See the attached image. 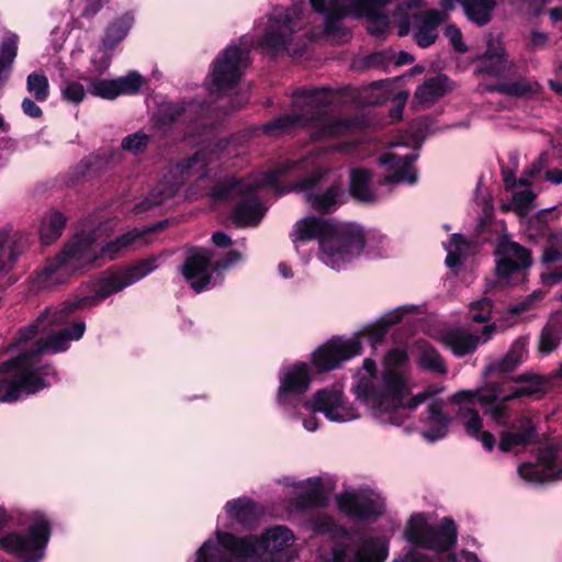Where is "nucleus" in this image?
Returning <instances> with one entry per match:
<instances>
[{"label":"nucleus","instance_id":"f257e3e1","mask_svg":"<svg viewBox=\"0 0 562 562\" xmlns=\"http://www.w3.org/2000/svg\"><path fill=\"white\" fill-rule=\"evenodd\" d=\"M357 401L362 403L372 417L381 425L398 426L405 420V412L414 411L429 402L422 423L423 437L434 442L448 434L451 418L443 413V404L435 398L442 389L429 386L423 392L407 397L412 392V382L407 369V353L402 349L389 351L383 369L376 373L375 361L367 358L355 374L351 387Z\"/></svg>","mask_w":562,"mask_h":562},{"label":"nucleus","instance_id":"f03ea898","mask_svg":"<svg viewBox=\"0 0 562 562\" xmlns=\"http://www.w3.org/2000/svg\"><path fill=\"white\" fill-rule=\"evenodd\" d=\"M114 227L110 221L92 231L76 234L32 272L30 289L42 292L67 285L99 259L114 260L132 246L148 245L150 240L147 236L156 231V226L134 228L108 241Z\"/></svg>","mask_w":562,"mask_h":562},{"label":"nucleus","instance_id":"7ed1b4c3","mask_svg":"<svg viewBox=\"0 0 562 562\" xmlns=\"http://www.w3.org/2000/svg\"><path fill=\"white\" fill-rule=\"evenodd\" d=\"M294 540V533L285 526L269 528L261 538L217 530L196 550L192 562H259L263 555L272 562H291L295 559L291 550Z\"/></svg>","mask_w":562,"mask_h":562},{"label":"nucleus","instance_id":"20e7f679","mask_svg":"<svg viewBox=\"0 0 562 562\" xmlns=\"http://www.w3.org/2000/svg\"><path fill=\"white\" fill-rule=\"evenodd\" d=\"M299 252L305 244L317 240L318 259L333 270H345L360 256L366 246L362 228L355 223L306 216L299 220L291 234Z\"/></svg>","mask_w":562,"mask_h":562},{"label":"nucleus","instance_id":"39448f33","mask_svg":"<svg viewBox=\"0 0 562 562\" xmlns=\"http://www.w3.org/2000/svg\"><path fill=\"white\" fill-rule=\"evenodd\" d=\"M331 102L333 95L325 89L295 92L293 106L297 113L280 116L265 124L262 131L269 136H279L295 127H308L315 140L355 134L360 124L349 119L330 115L327 106Z\"/></svg>","mask_w":562,"mask_h":562},{"label":"nucleus","instance_id":"423d86ee","mask_svg":"<svg viewBox=\"0 0 562 562\" xmlns=\"http://www.w3.org/2000/svg\"><path fill=\"white\" fill-rule=\"evenodd\" d=\"M158 257L153 256L143 259L135 265L122 270L108 271L94 283L89 294L76 295L56 307L46 308L37 318L36 323L21 333L20 339H27V333L35 328L46 329L50 325H63L67 323L68 315L77 310H88L100 304L111 295L138 282L150 272L157 269Z\"/></svg>","mask_w":562,"mask_h":562},{"label":"nucleus","instance_id":"0eeeda50","mask_svg":"<svg viewBox=\"0 0 562 562\" xmlns=\"http://www.w3.org/2000/svg\"><path fill=\"white\" fill-rule=\"evenodd\" d=\"M313 529L324 538L317 550L323 562H385L389 557V536L366 533L352 540L349 531L328 516H318Z\"/></svg>","mask_w":562,"mask_h":562},{"label":"nucleus","instance_id":"6e6552de","mask_svg":"<svg viewBox=\"0 0 562 562\" xmlns=\"http://www.w3.org/2000/svg\"><path fill=\"white\" fill-rule=\"evenodd\" d=\"M222 146L216 144L207 146L190 158L183 159L173 166L159 181L153 192L143 201L137 209L145 210L154 205H160L176 195L180 187L187 181L194 180L198 190L190 189L189 195H204L209 193L211 186V164L220 158Z\"/></svg>","mask_w":562,"mask_h":562},{"label":"nucleus","instance_id":"1a4fd4ad","mask_svg":"<svg viewBox=\"0 0 562 562\" xmlns=\"http://www.w3.org/2000/svg\"><path fill=\"white\" fill-rule=\"evenodd\" d=\"M321 153L322 150H313L297 159H285L274 169L256 173L247 180H229L220 183L210 194L214 201L225 200L251 192L262 186L274 184L285 177H300L303 173L311 172L306 178L302 179L300 183L301 187H307L318 181L322 176L316 161Z\"/></svg>","mask_w":562,"mask_h":562},{"label":"nucleus","instance_id":"9d476101","mask_svg":"<svg viewBox=\"0 0 562 562\" xmlns=\"http://www.w3.org/2000/svg\"><path fill=\"white\" fill-rule=\"evenodd\" d=\"M9 510L21 512L23 522L10 520L8 527H26V532L11 530L0 531V551L23 559L26 562H35L43 557V550L49 541L50 525L46 515L40 509L25 507H11Z\"/></svg>","mask_w":562,"mask_h":562},{"label":"nucleus","instance_id":"9b49d317","mask_svg":"<svg viewBox=\"0 0 562 562\" xmlns=\"http://www.w3.org/2000/svg\"><path fill=\"white\" fill-rule=\"evenodd\" d=\"M2 364L8 366L0 369V374H11L0 379V403L18 402L57 381V372L36 357L19 355L15 359L0 363Z\"/></svg>","mask_w":562,"mask_h":562},{"label":"nucleus","instance_id":"f8f14e48","mask_svg":"<svg viewBox=\"0 0 562 562\" xmlns=\"http://www.w3.org/2000/svg\"><path fill=\"white\" fill-rule=\"evenodd\" d=\"M302 25L301 12L296 5L274 9L262 22L258 45L271 54H297L302 49L299 41Z\"/></svg>","mask_w":562,"mask_h":562},{"label":"nucleus","instance_id":"ddd939ff","mask_svg":"<svg viewBox=\"0 0 562 562\" xmlns=\"http://www.w3.org/2000/svg\"><path fill=\"white\" fill-rule=\"evenodd\" d=\"M424 138L422 134H415L409 142H397L391 145L389 151L378 159L383 177L380 179V187L390 189L395 184L414 186L418 181V170L414 162L418 158V146Z\"/></svg>","mask_w":562,"mask_h":562},{"label":"nucleus","instance_id":"4468645a","mask_svg":"<svg viewBox=\"0 0 562 562\" xmlns=\"http://www.w3.org/2000/svg\"><path fill=\"white\" fill-rule=\"evenodd\" d=\"M457 526L451 519H442L435 526L424 513H413L403 529V538L416 546L437 553L450 550L457 542Z\"/></svg>","mask_w":562,"mask_h":562},{"label":"nucleus","instance_id":"2eb2a0df","mask_svg":"<svg viewBox=\"0 0 562 562\" xmlns=\"http://www.w3.org/2000/svg\"><path fill=\"white\" fill-rule=\"evenodd\" d=\"M68 321L69 318L67 319L66 325L68 324ZM35 323L36 321L34 322V324ZM33 323L19 330L14 346L18 349L22 350V352L20 353L21 356L34 358L36 357L42 363L49 366L55 372L56 370L47 361L43 360L42 356L48 353H59L68 350L70 344L72 341H78L79 339H81L86 331V323L83 321H78L72 323L70 326H66L60 328L59 330L53 331L45 339L40 338L35 342L30 344L31 340L36 337V335L44 334L52 329L53 327H58L59 325H50L46 329L35 328L33 333L29 331L26 334L27 339L22 341L20 339L21 333L31 327ZM61 326H65V324H63Z\"/></svg>","mask_w":562,"mask_h":562},{"label":"nucleus","instance_id":"dca6fc26","mask_svg":"<svg viewBox=\"0 0 562 562\" xmlns=\"http://www.w3.org/2000/svg\"><path fill=\"white\" fill-rule=\"evenodd\" d=\"M490 383L476 390H463L454 393L450 400L459 406L457 417L464 427L465 432L479 440L485 450L493 451L496 445L494 435L483 429V420L474 409L476 404H491L494 400Z\"/></svg>","mask_w":562,"mask_h":562},{"label":"nucleus","instance_id":"f3484780","mask_svg":"<svg viewBox=\"0 0 562 562\" xmlns=\"http://www.w3.org/2000/svg\"><path fill=\"white\" fill-rule=\"evenodd\" d=\"M313 380L314 371L305 361H295L280 370L276 402L288 417L296 418V409L303 405V397Z\"/></svg>","mask_w":562,"mask_h":562},{"label":"nucleus","instance_id":"a211bd4d","mask_svg":"<svg viewBox=\"0 0 562 562\" xmlns=\"http://www.w3.org/2000/svg\"><path fill=\"white\" fill-rule=\"evenodd\" d=\"M391 0H310L316 12L324 14L325 33L335 40H345L347 32L342 21L347 16L362 18Z\"/></svg>","mask_w":562,"mask_h":562},{"label":"nucleus","instance_id":"6ab92c4d","mask_svg":"<svg viewBox=\"0 0 562 562\" xmlns=\"http://www.w3.org/2000/svg\"><path fill=\"white\" fill-rule=\"evenodd\" d=\"M305 409L322 413L329 422L349 423L361 417L355 403H350L339 387H324L316 391L303 403Z\"/></svg>","mask_w":562,"mask_h":562},{"label":"nucleus","instance_id":"aec40b11","mask_svg":"<svg viewBox=\"0 0 562 562\" xmlns=\"http://www.w3.org/2000/svg\"><path fill=\"white\" fill-rule=\"evenodd\" d=\"M361 352L362 342L359 337H334L313 350L310 364L314 373L322 374L340 368Z\"/></svg>","mask_w":562,"mask_h":562},{"label":"nucleus","instance_id":"412c9836","mask_svg":"<svg viewBox=\"0 0 562 562\" xmlns=\"http://www.w3.org/2000/svg\"><path fill=\"white\" fill-rule=\"evenodd\" d=\"M338 509L358 520H373L386 510L385 498L373 488H349L336 496Z\"/></svg>","mask_w":562,"mask_h":562},{"label":"nucleus","instance_id":"4be33fe9","mask_svg":"<svg viewBox=\"0 0 562 562\" xmlns=\"http://www.w3.org/2000/svg\"><path fill=\"white\" fill-rule=\"evenodd\" d=\"M249 64L247 47L228 46L213 63L210 75L211 91L220 93L233 88L240 80Z\"/></svg>","mask_w":562,"mask_h":562},{"label":"nucleus","instance_id":"5701e85b","mask_svg":"<svg viewBox=\"0 0 562 562\" xmlns=\"http://www.w3.org/2000/svg\"><path fill=\"white\" fill-rule=\"evenodd\" d=\"M441 5L443 4L441 3ZM442 8V11L430 9L404 16H401L403 9H400L396 12L398 35L405 36L413 32L414 38L420 47L426 48L432 45L438 37V26L448 18L446 12L448 9Z\"/></svg>","mask_w":562,"mask_h":562},{"label":"nucleus","instance_id":"b1692460","mask_svg":"<svg viewBox=\"0 0 562 562\" xmlns=\"http://www.w3.org/2000/svg\"><path fill=\"white\" fill-rule=\"evenodd\" d=\"M518 475L528 483L562 481V443L544 447L538 463H524L517 469Z\"/></svg>","mask_w":562,"mask_h":562},{"label":"nucleus","instance_id":"393cba45","mask_svg":"<svg viewBox=\"0 0 562 562\" xmlns=\"http://www.w3.org/2000/svg\"><path fill=\"white\" fill-rule=\"evenodd\" d=\"M493 324L485 325L481 330L470 327H450L442 330L437 340L449 348L457 357H463L475 351L480 344L488 341L495 331Z\"/></svg>","mask_w":562,"mask_h":562},{"label":"nucleus","instance_id":"a878e982","mask_svg":"<svg viewBox=\"0 0 562 562\" xmlns=\"http://www.w3.org/2000/svg\"><path fill=\"white\" fill-rule=\"evenodd\" d=\"M212 252L207 249L194 248L188 251L181 267V272L191 288L200 293L214 286L217 281L213 278L216 273L211 263Z\"/></svg>","mask_w":562,"mask_h":562},{"label":"nucleus","instance_id":"bb28decb","mask_svg":"<svg viewBox=\"0 0 562 562\" xmlns=\"http://www.w3.org/2000/svg\"><path fill=\"white\" fill-rule=\"evenodd\" d=\"M260 509L249 497H238L226 502L223 513L217 517V530L229 532L227 529L241 527L252 529L257 526Z\"/></svg>","mask_w":562,"mask_h":562},{"label":"nucleus","instance_id":"cd10ccee","mask_svg":"<svg viewBox=\"0 0 562 562\" xmlns=\"http://www.w3.org/2000/svg\"><path fill=\"white\" fill-rule=\"evenodd\" d=\"M496 256V274L501 282L508 283L517 271L530 266L529 251L506 236L498 239Z\"/></svg>","mask_w":562,"mask_h":562},{"label":"nucleus","instance_id":"c85d7f7f","mask_svg":"<svg viewBox=\"0 0 562 562\" xmlns=\"http://www.w3.org/2000/svg\"><path fill=\"white\" fill-rule=\"evenodd\" d=\"M286 486L291 488L289 495L296 509L321 507L327 503L329 482L322 476H312L302 481L289 480Z\"/></svg>","mask_w":562,"mask_h":562},{"label":"nucleus","instance_id":"c756f323","mask_svg":"<svg viewBox=\"0 0 562 562\" xmlns=\"http://www.w3.org/2000/svg\"><path fill=\"white\" fill-rule=\"evenodd\" d=\"M490 385L494 391V397L508 402L542 393L546 389V381L537 374H520L516 378L504 379L501 382H490Z\"/></svg>","mask_w":562,"mask_h":562},{"label":"nucleus","instance_id":"7c9ffc66","mask_svg":"<svg viewBox=\"0 0 562 562\" xmlns=\"http://www.w3.org/2000/svg\"><path fill=\"white\" fill-rule=\"evenodd\" d=\"M536 439L537 429L532 420L528 417H520L513 422L507 429L501 431L498 449L502 452H510L516 448L535 442Z\"/></svg>","mask_w":562,"mask_h":562},{"label":"nucleus","instance_id":"2f4dec72","mask_svg":"<svg viewBox=\"0 0 562 562\" xmlns=\"http://www.w3.org/2000/svg\"><path fill=\"white\" fill-rule=\"evenodd\" d=\"M349 190L355 199L364 203L378 202L390 194V189L384 190V187H380V180L378 186H374L373 175L366 168L351 169Z\"/></svg>","mask_w":562,"mask_h":562},{"label":"nucleus","instance_id":"473e14b6","mask_svg":"<svg viewBox=\"0 0 562 562\" xmlns=\"http://www.w3.org/2000/svg\"><path fill=\"white\" fill-rule=\"evenodd\" d=\"M505 188L508 191H513L512 203L502 205V209L515 210L519 215H526L533 209V201L536 199V193L531 189V183L529 180L520 178H509L506 177L504 179Z\"/></svg>","mask_w":562,"mask_h":562},{"label":"nucleus","instance_id":"72a5a7b5","mask_svg":"<svg viewBox=\"0 0 562 562\" xmlns=\"http://www.w3.org/2000/svg\"><path fill=\"white\" fill-rule=\"evenodd\" d=\"M450 90L445 76H436L425 80L415 91V101L422 108H428Z\"/></svg>","mask_w":562,"mask_h":562},{"label":"nucleus","instance_id":"f704fd0d","mask_svg":"<svg viewBox=\"0 0 562 562\" xmlns=\"http://www.w3.org/2000/svg\"><path fill=\"white\" fill-rule=\"evenodd\" d=\"M561 341L562 313H557L550 317L540 333L538 340V351L542 356H548L558 349Z\"/></svg>","mask_w":562,"mask_h":562},{"label":"nucleus","instance_id":"c9c22d12","mask_svg":"<svg viewBox=\"0 0 562 562\" xmlns=\"http://www.w3.org/2000/svg\"><path fill=\"white\" fill-rule=\"evenodd\" d=\"M527 356L528 339L519 337L513 342L510 349L502 360L487 368V372L508 373L522 363L527 359Z\"/></svg>","mask_w":562,"mask_h":562},{"label":"nucleus","instance_id":"e433bc0d","mask_svg":"<svg viewBox=\"0 0 562 562\" xmlns=\"http://www.w3.org/2000/svg\"><path fill=\"white\" fill-rule=\"evenodd\" d=\"M134 23V15L126 12L106 26L101 43L104 49H114L128 34Z\"/></svg>","mask_w":562,"mask_h":562},{"label":"nucleus","instance_id":"4c0bfd02","mask_svg":"<svg viewBox=\"0 0 562 562\" xmlns=\"http://www.w3.org/2000/svg\"><path fill=\"white\" fill-rule=\"evenodd\" d=\"M266 213V207L255 196L243 200L233 213V220L240 226L257 225Z\"/></svg>","mask_w":562,"mask_h":562},{"label":"nucleus","instance_id":"58836bf2","mask_svg":"<svg viewBox=\"0 0 562 562\" xmlns=\"http://www.w3.org/2000/svg\"><path fill=\"white\" fill-rule=\"evenodd\" d=\"M67 218L61 212L57 210L47 211L43 215L40 225V238L42 244L50 245L57 240L63 234Z\"/></svg>","mask_w":562,"mask_h":562},{"label":"nucleus","instance_id":"ea45409f","mask_svg":"<svg viewBox=\"0 0 562 562\" xmlns=\"http://www.w3.org/2000/svg\"><path fill=\"white\" fill-rule=\"evenodd\" d=\"M194 113H196V105L193 103L184 106L182 103L164 102L155 113V121L156 124L162 127L170 125L180 117L191 120Z\"/></svg>","mask_w":562,"mask_h":562},{"label":"nucleus","instance_id":"a19ab883","mask_svg":"<svg viewBox=\"0 0 562 562\" xmlns=\"http://www.w3.org/2000/svg\"><path fill=\"white\" fill-rule=\"evenodd\" d=\"M475 246L460 234H453L449 241L445 244L447 251L446 265L450 269H458L462 260L474 251Z\"/></svg>","mask_w":562,"mask_h":562},{"label":"nucleus","instance_id":"79ce46f5","mask_svg":"<svg viewBox=\"0 0 562 562\" xmlns=\"http://www.w3.org/2000/svg\"><path fill=\"white\" fill-rule=\"evenodd\" d=\"M341 195V188L335 184L324 192H308L306 199L313 209L328 212L338 205Z\"/></svg>","mask_w":562,"mask_h":562},{"label":"nucleus","instance_id":"37998d69","mask_svg":"<svg viewBox=\"0 0 562 562\" xmlns=\"http://www.w3.org/2000/svg\"><path fill=\"white\" fill-rule=\"evenodd\" d=\"M418 364L424 369L435 373L445 374L447 367L438 351L426 342L417 344Z\"/></svg>","mask_w":562,"mask_h":562},{"label":"nucleus","instance_id":"c03bdc74","mask_svg":"<svg viewBox=\"0 0 562 562\" xmlns=\"http://www.w3.org/2000/svg\"><path fill=\"white\" fill-rule=\"evenodd\" d=\"M483 63L485 66L481 68V71L493 76H498L504 72L507 68L504 48L501 45L494 46L493 44H490L484 54Z\"/></svg>","mask_w":562,"mask_h":562},{"label":"nucleus","instance_id":"a18cd8bd","mask_svg":"<svg viewBox=\"0 0 562 562\" xmlns=\"http://www.w3.org/2000/svg\"><path fill=\"white\" fill-rule=\"evenodd\" d=\"M19 256L14 238L5 231H0V272L12 268Z\"/></svg>","mask_w":562,"mask_h":562},{"label":"nucleus","instance_id":"49530a36","mask_svg":"<svg viewBox=\"0 0 562 562\" xmlns=\"http://www.w3.org/2000/svg\"><path fill=\"white\" fill-rule=\"evenodd\" d=\"M499 90L514 97H529L538 94L541 91V86L538 81L519 78L503 85Z\"/></svg>","mask_w":562,"mask_h":562},{"label":"nucleus","instance_id":"de8ad7c7","mask_svg":"<svg viewBox=\"0 0 562 562\" xmlns=\"http://www.w3.org/2000/svg\"><path fill=\"white\" fill-rule=\"evenodd\" d=\"M114 82L117 97L132 95L140 90L145 83V79L137 71H130L125 76L114 78Z\"/></svg>","mask_w":562,"mask_h":562},{"label":"nucleus","instance_id":"09e8293b","mask_svg":"<svg viewBox=\"0 0 562 562\" xmlns=\"http://www.w3.org/2000/svg\"><path fill=\"white\" fill-rule=\"evenodd\" d=\"M26 90L37 102H44L49 95V82L44 74L32 72L26 78Z\"/></svg>","mask_w":562,"mask_h":562},{"label":"nucleus","instance_id":"8fccbe9b","mask_svg":"<svg viewBox=\"0 0 562 562\" xmlns=\"http://www.w3.org/2000/svg\"><path fill=\"white\" fill-rule=\"evenodd\" d=\"M87 83L89 93L94 97L104 100H114L117 98V90H115L114 78H93L89 79Z\"/></svg>","mask_w":562,"mask_h":562},{"label":"nucleus","instance_id":"3c124183","mask_svg":"<svg viewBox=\"0 0 562 562\" xmlns=\"http://www.w3.org/2000/svg\"><path fill=\"white\" fill-rule=\"evenodd\" d=\"M60 92L64 100L74 104L82 102L87 93H89L81 82L71 79L63 81Z\"/></svg>","mask_w":562,"mask_h":562},{"label":"nucleus","instance_id":"603ef678","mask_svg":"<svg viewBox=\"0 0 562 562\" xmlns=\"http://www.w3.org/2000/svg\"><path fill=\"white\" fill-rule=\"evenodd\" d=\"M98 164L99 157L94 155L80 160V162L77 164L70 172L71 183L79 182L88 176L92 175L99 168Z\"/></svg>","mask_w":562,"mask_h":562},{"label":"nucleus","instance_id":"864d4df0","mask_svg":"<svg viewBox=\"0 0 562 562\" xmlns=\"http://www.w3.org/2000/svg\"><path fill=\"white\" fill-rule=\"evenodd\" d=\"M149 143V136L142 131L125 136L121 142L122 149L137 155L143 153Z\"/></svg>","mask_w":562,"mask_h":562},{"label":"nucleus","instance_id":"5fc2aeb1","mask_svg":"<svg viewBox=\"0 0 562 562\" xmlns=\"http://www.w3.org/2000/svg\"><path fill=\"white\" fill-rule=\"evenodd\" d=\"M368 21V30L373 35H381L389 26V16L382 10H372L364 15Z\"/></svg>","mask_w":562,"mask_h":562},{"label":"nucleus","instance_id":"6e6d98bb","mask_svg":"<svg viewBox=\"0 0 562 562\" xmlns=\"http://www.w3.org/2000/svg\"><path fill=\"white\" fill-rule=\"evenodd\" d=\"M416 308L417 307L415 305L411 304L402 305L386 312L378 321L389 329L391 326L398 324L406 314L414 313Z\"/></svg>","mask_w":562,"mask_h":562},{"label":"nucleus","instance_id":"4d7b16f0","mask_svg":"<svg viewBox=\"0 0 562 562\" xmlns=\"http://www.w3.org/2000/svg\"><path fill=\"white\" fill-rule=\"evenodd\" d=\"M504 403L502 400H494L491 404H481V406L485 407V414L490 415L492 420L498 426H503L508 422L507 407Z\"/></svg>","mask_w":562,"mask_h":562},{"label":"nucleus","instance_id":"13d9d810","mask_svg":"<svg viewBox=\"0 0 562 562\" xmlns=\"http://www.w3.org/2000/svg\"><path fill=\"white\" fill-rule=\"evenodd\" d=\"M492 313V302L488 299H482L470 305L471 318L476 323H485L490 319Z\"/></svg>","mask_w":562,"mask_h":562},{"label":"nucleus","instance_id":"bf43d9fd","mask_svg":"<svg viewBox=\"0 0 562 562\" xmlns=\"http://www.w3.org/2000/svg\"><path fill=\"white\" fill-rule=\"evenodd\" d=\"M113 50L104 49L101 43L99 50L91 57V65L97 72L103 74L109 68Z\"/></svg>","mask_w":562,"mask_h":562},{"label":"nucleus","instance_id":"052dcab7","mask_svg":"<svg viewBox=\"0 0 562 562\" xmlns=\"http://www.w3.org/2000/svg\"><path fill=\"white\" fill-rule=\"evenodd\" d=\"M509 2L521 10L539 14L549 0H509Z\"/></svg>","mask_w":562,"mask_h":562},{"label":"nucleus","instance_id":"680f3d73","mask_svg":"<svg viewBox=\"0 0 562 562\" xmlns=\"http://www.w3.org/2000/svg\"><path fill=\"white\" fill-rule=\"evenodd\" d=\"M387 330L389 329L384 327L379 321L374 325L369 327L368 339L370 345L373 348H376L380 344H382L387 334Z\"/></svg>","mask_w":562,"mask_h":562},{"label":"nucleus","instance_id":"e2e57ef3","mask_svg":"<svg viewBox=\"0 0 562 562\" xmlns=\"http://www.w3.org/2000/svg\"><path fill=\"white\" fill-rule=\"evenodd\" d=\"M544 297V292L541 290L533 291L525 301L516 304L513 311L516 313L527 312L535 307Z\"/></svg>","mask_w":562,"mask_h":562},{"label":"nucleus","instance_id":"0e129e2a","mask_svg":"<svg viewBox=\"0 0 562 562\" xmlns=\"http://www.w3.org/2000/svg\"><path fill=\"white\" fill-rule=\"evenodd\" d=\"M445 35L449 38L456 50L460 53L467 52V46L462 42L461 31L454 25H448L445 29Z\"/></svg>","mask_w":562,"mask_h":562},{"label":"nucleus","instance_id":"69168bd1","mask_svg":"<svg viewBox=\"0 0 562 562\" xmlns=\"http://www.w3.org/2000/svg\"><path fill=\"white\" fill-rule=\"evenodd\" d=\"M392 562H439L418 549H411L404 558H395Z\"/></svg>","mask_w":562,"mask_h":562},{"label":"nucleus","instance_id":"338daca9","mask_svg":"<svg viewBox=\"0 0 562 562\" xmlns=\"http://www.w3.org/2000/svg\"><path fill=\"white\" fill-rule=\"evenodd\" d=\"M10 508H7L2 505H0V530L7 528L8 522L10 520H16L18 522H23V514L21 512L16 510H9Z\"/></svg>","mask_w":562,"mask_h":562},{"label":"nucleus","instance_id":"774afa93","mask_svg":"<svg viewBox=\"0 0 562 562\" xmlns=\"http://www.w3.org/2000/svg\"><path fill=\"white\" fill-rule=\"evenodd\" d=\"M108 0H83L81 15L87 19L93 18Z\"/></svg>","mask_w":562,"mask_h":562}]
</instances>
